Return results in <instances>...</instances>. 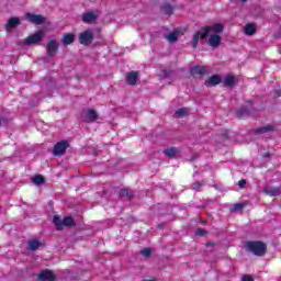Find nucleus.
<instances>
[{
    "label": "nucleus",
    "mask_w": 281,
    "mask_h": 281,
    "mask_svg": "<svg viewBox=\"0 0 281 281\" xmlns=\"http://www.w3.org/2000/svg\"><path fill=\"white\" fill-rule=\"evenodd\" d=\"M223 24H213L211 26H204L193 35L192 47L196 48L199 41H203L205 36L209 37L210 47H218L221 45V34L223 32Z\"/></svg>",
    "instance_id": "f257e3e1"
},
{
    "label": "nucleus",
    "mask_w": 281,
    "mask_h": 281,
    "mask_svg": "<svg viewBox=\"0 0 281 281\" xmlns=\"http://www.w3.org/2000/svg\"><path fill=\"white\" fill-rule=\"evenodd\" d=\"M245 247L254 256L262 257L267 254V244L262 241H246Z\"/></svg>",
    "instance_id": "f03ea898"
},
{
    "label": "nucleus",
    "mask_w": 281,
    "mask_h": 281,
    "mask_svg": "<svg viewBox=\"0 0 281 281\" xmlns=\"http://www.w3.org/2000/svg\"><path fill=\"white\" fill-rule=\"evenodd\" d=\"M68 148H69L68 142L57 143L53 148L54 157H61V155H65V153L67 151Z\"/></svg>",
    "instance_id": "7ed1b4c3"
},
{
    "label": "nucleus",
    "mask_w": 281,
    "mask_h": 281,
    "mask_svg": "<svg viewBox=\"0 0 281 281\" xmlns=\"http://www.w3.org/2000/svg\"><path fill=\"white\" fill-rule=\"evenodd\" d=\"M24 19H26V21L33 23L34 25H43V23L45 22V16L34 13H26L24 15Z\"/></svg>",
    "instance_id": "20e7f679"
},
{
    "label": "nucleus",
    "mask_w": 281,
    "mask_h": 281,
    "mask_svg": "<svg viewBox=\"0 0 281 281\" xmlns=\"http://www.w3.org/2000/svg\"><path fill=\"white\" fill-rule=\"evenodd\" d=\"M79 43L81 45H91L93 43V32L87 30L79 35Z\"/></svg>",
    "instance_id": "39448f33"
},
{
    "label": "nucleus",
    "mask_w": 281,
    "mask_h": 281,
    "mask_svg": "<svg viewBox=\"0 0 281 281\" xmlns=\"http://www.w3.org/2000/svg\"><path fill=\"white\" fill-rule=\"evenodd\" d=\"M43 32H36L32 35H30L25 41V45H34V43H41L43 41Z\"/></svg>",
    "instance_id": "423d86ee"
},
{
    "label": "nucleus",
    "mask_w": 281,
    "mask_h": 281,
    "mask_svg": "<svg viewBox=\"0 0 281 281\" xmlns=\"http://www.w3.org/2000/svg\"><path fill=\"white\" fill-rule=\"evenodd\" d=\"M82 120H83V122H87L88 124L91 122H95V120H98V112L89 109L86 112H83Z\"/></svg>",
    "instance_id": "0eeeda50"
},
{
    "label": "nucleus",
    "mask_w": 281,
    "mask_h": 281,
    "mask_svg": "<svg viewBox=\"0 0 281 281\" xmlns=\"http://www.w3.org/2000/svg\"><path fill=\"white\" fill-rule=\"evenodd\" d=\"M254 111V103L247 102L244 108L237 111L239 117H246V115H251Z\"/></svg>",
    "instance_id": "6e6552de"
},
{
    "label": "nucleus",
    "mask_w": 281,
    "mask_h": 281,
    "mask_svg": "<svg viewBox=\"0 0 281 281\" xmlns=\"http://www.w3.org/2000/svg\"><path fill=\"white\" fill-rule=\"evenodd\" d=\"M46 52L50 57L56 56L58 52V43L55 40L49 41L46 46Z\"/></svg>",
    "instance_id": "1a4fd4ad"
},
{
    "label": "nucleus",
    "mask_w": 281,
    "mask_h": 281,
    "mask_svg": "<svg viewBox=\"0 0 281 281\" xmlns=\"http://www.w3.org/2000/svg\"><path fill=\"white\" fill-rule=\"evenodd\" d=\"M139 80V72L138 71H131L126 75V82L127 85H131L134 87V85H137V81Z\"/></svg>",
    "instance_id": "9d476101"
},
{
    "label": "nucleus",
    "mask_w": 281,
    "mask_h": 281,
    "mask_svg": "<svg viewBox=\"0 0 281 281\" xmlns=\"http://www.w3.org/2000/svg\"><path fill=\"white\" fill-rule=\"evenodd\" d=\"M38 280L41 281H55L56 276H54V272L49 270H44L38 274Z\"/></svg>",
    "instance_id": "9b49d317"
},
{
    "label": "nucleus",
    "mask_w": 281,
    "mask_h": 281,
    "mask_svg": "<svg viewBox=\"0 0 281 281\" xmlns=\"http://www.w3.org/2000/svg\"><path fill=\"white\" fill-rule=\"evenodd\" d=\"M20 23H21V20L19 18L9 19L8 23L5 24L7 32H12V30H14V27L20 25Z\"/></svg>",
    "instance_id": "f8f14e48"
},
{
    "label": "nucleus",
    "mask_w": 281,
    "mask_h": 281,
    "mask_svg": "<svg viewBox=\"0 0 281 281\" xmlns=\"http://www.w3.org/2000/svg\"><path fill=\"white\" fill-rule=\"evenodd\" d=\"M180 35H181V31L175 30L173 32L168 33L167 35H165V38L169 43H177V41H179Z\"/></svg>",
    "instance_id": "ddd939ff"
},
{
    "label": "nucleus",
    "mask_w": 281,
    "mask_h": 281,
    "mask_svg": "<svg viewBox=\"0 0 281 281\" xmlns=\"http://www.w3.org/2000/svg\"><path fill=\"white\" fill-rule=\"evenodd\" d=\"M204 74H207L205 66H194L191 68V76H203Z\"/></svg>",
    "instance_id": "4468645a"
},
{
    "label": "nucleus",
    "mask_w": 281,
    "mask_h": 281,
    "mask_svg": "<svg viewBox=\"0 0 281 281\" xmlns=\"http://www.w3.org/2000/svg\"><path fill=\"white\" fill-rule=\"evenodd\" d=\"M265 194L268 196H280V188L279 187H266L263 189Z\"/></svg>",
    "instance_id": "2eb2a0df"
},
{
    "label": "nucleus",
    "mask_w": 281,
    "mask_h": 281,
    "mask_svg": "<svg viewBox=\"0 0 281 281\" xmlns=\"http://www.w3.org/2000/svg\"><path fill=\"white\" fill-rule=\"evenodd\" d=\"M221 83V77L218 75H213L205 81L206 87H216Z\"/></svg>",
    "instance_id": "dca6fc26"
},
{
    "label": "nucleus",
    "mask_w": 281,
    "mask_h": 281,
    "mask_svg": "<svg viewBox=\"0 0 281 281\" xmlns=\"http://www.w3.org/2000/svg\"><path fill=\"white\" fill-rule=\"evenodd\" d=\"M98 19V14L88 12L82 15L83 23H93Z\"/></svg>",
    "instance_id": "f3484780"
},
{
    "label": "nucleus",
    "mask_w": 281,
    "mask_h": 281,
    "mask_svg": "<svg viewBox=\"0 0 281 281\" xmlns=\"http://www.w3.org/2000/svg\"><path fill=\"white\" fill-rule=\"evenodd\" d=\"M190 115V109L188 108H181L178 111L175 112V117H188Z\"/></svg>",
    "instance_id": "a211bd4d"
},
{
    "label": "nucleus",
    "mask_w": 281,
    "mask_h": 281,
    "mask_svg": "<svg viewBox=\"0 0 281 281\" xmlns=\"http://www.w3.org/2000/svg\"><path fill=\"white\" fill-rule=\"evenodd\" d=\"M244 32L247 36H254V34H256V25L246 24Z\"/></svg>",
    "instance_id": "6ab92c4d"
},
{
    "label": "nucleus",
    "mask_w": 281,
    "mask_h": 281,
    "mask_svg": "<svg viewBox=\"0 0 281 281\" xmlns=\"http://www.w3.org/2000/svg\"><path fill=\"white\" fill-rule=\"evenodd\" d=\"M166 157H176L179 153V148L177 147H169L164 150Z\"/></svg>",
    "instance_id": "aec40b11"
},
{
    "label": "nucleus",
    "mask_w": 281,
    "mask_h": 281,
    "mask_svg": "<svg viewBox=\"0 0 281 281\" xmlns=\"http://www.w3.org/2000/svg\"><path fill=\"white\" fill-rule=\"evenodd\" d=\"M271 131H273V126L272 125H267V126L257 128L256 134L257 135H265V133H271Z\"/></svg>",
    "instance_id": "412c9836"
},
{
    "label": "nucleus",
    "mask_w": 281,
    "mask_h": 281,
    "mask_svg": "<svg viewBox=\"0 0 281 281\" xmlns=\"http://www.w3.org/2000/svg\"><path fill=\"white\" fill-rule=\"evenodd\" d=\"M53 223L57 227L58 231L63 229L64 226V220H60V216L55 215L53 217Z\"/></svg>",
    "instance_id": "4be33fe9"
},
{
    "label": "nucleus",
    "mask_w": 281,
    "mask_h": 281,
    "mask_svg": "<svg viewBox=\"0 0 281 281\" xmlns=\"http://www.w3.org/2000/svg\"><path fill=\"white\" fill-rule=\"evenodd\" d=\"M74 38H75V35L71 34V33H68V34L64 35L63 44L64 45H71V43H74Z\"/></svg>",
    "instance_id": "5701e85b"
},
{
    "label": "nucleus",
    "mask_w": 281,
    "mask_h": 281,
    "mask_svg": "<svg viewBox=\"0 0 281 281\" xmlns=\"http://www.w3.org/2000/svg\"><path fill=\"white\" fill-rule=\"evenodd\" d=\"M225 87H234L236 85V77L228 76L224 79Z\"/></svg>",
    "instance_id": "b1692460"
},
{
    "label": "nucleus",
    "mask_w": 281,
    "mask_h": 281,
    "mask_svg": "<svg viewBox=\"0 0 281 281\" xmlns=\"http://www.w3.org/2000/svg\"><path fill=\"white\" fill-rule=\"evenodd\" d=\"M38 247H41V243H40L38 240L32 239V240L29 241V249H30L31 251H36V249H37Z\"/></svg>",
    "instance_id": "393cba45"
},
{
    "label": "nucleus",
    "mask_w": 281,
    "mask_h": 281,
    "mask_svg": "<svg viewBox=\"0 0 281 281\" xmlns=\"http://www.w3.org/2000/svg\"><path fill=\"white\" fill-rule=\"evenodd\" d=\"M32 181L35 183V186H42V183H45V178L41 175H37L32 178Z\"/></svg>",
    "instance_id": "a878e982"
},
{
    "label": "nucleus",
    "mask_w": 281,
    "mask_h": 281,
    "mask_svg": "<svg viewBox=\"0 0 281 281\" xmlns=\"http://www.w3.org/2000/svg\"><path fill=\"white\" fill-rule=\"evenodd\" d=\"M63 221H64V227H69L74 225V217H65Z\"/></svg>",
    "instance_id": "bb28decb"
},
{
    "label": "nucleus",
    "mask_w": 281,
    "mask_h": 281,
    "mask_svg": "<svg viewBox=\"0 0 281 281\" xmlns=\"http://www.w3.org/2000/svg\"><path fill=\"white\" fill-rule=\"evenodd\" d=\"M172 5H170V4H165L164 7H162V12H165V14H172Z\"/></svg>",
    "instance_id": "cd10ccee"
},
{
    "label": "nucleus",
    "mask_w": 281,
    "mask_h": 281,
    "mask_svg": "<svg viewBox=\"0 0 281 281\" xmlns=\"http://www.w3.org/2000/svg\"><path fill=\"white\" fill-rule=\"evenodd\" d=\"M153 254V250L150 248H144L140 250V256H144L145 258H148Z\"/></svg>",
    "instance_id": "c85d7f7f"
},
{
    "label": "nucleus",
    "mask_w": 281,
    "mask_h": 281,
    "mask_svg": "<svg viewBox=\"0 0 281 281\" xmlns=\"http://www.w3.org/2000/svg\"><path fill=\"white\" fill-rule=\"evenodd\" d=\"M175 75V72H172V71H170V70H162L161 72H160V77L161 78H170V76H173Z\"/></svg>",
    "instance_id": "c756f323"
},
{
    "label": "nucleus",
    "mask_w": 281,
    "mask_h": 281,
    "mask_svg": "<svg viewBox=\"0 0 281 281\" xmlns=\"http://www.w3.org/2000/svg\"><path fill=\"white\" fill-rule=\"evenodd\" d=\"M243 207H245V204L237 203V204H235L234 207L232 209V212H240V210H243Z\"/></svg>",
    "instance_id": "7c9ffc66"
},
{
    "label": "nucleus",
    "mask_w": 281,
    "mask_h": 281,
    "mask_svg": "<svg viewBox=\"0 0 281 281\" xmlns=\"http://www.w3.org/2000/svg\"><path fill=\"white\" fill-rule=\"evenodd\" d=\"M205 183L203 182H195L192 184V190H200V188H203Z\"/></svg>",
    "instance_id": "2f4dec72"
},
{
    "label": "nucleus",
    "mask_w": 281,
    "mask_h": 281,
    "mask_svg": "<svg viewBox=\"0 0 281 281\" xmlns=\"http://www.w3.org/2000/svg\"><path fill=\"white\" fill-rule=\"evenodd\" d=\"M119 194L120 196H131V192L127 189H122Z\"/></svg>",
    "instance_id": "473e14b6"
},
{
    "label": "nucleus",
    "mask_w": 281,
    "mask_h": 281,
    "mask_svg": "<svg viewBox=\"0 0 281 281\" xmlns=\"http://www.w3.org/2000/svg\"><path fill=\"white\" fill-rule=\"evenodd\" d=\"M195 234H196V236H205L207 234V232H205V229H203V228H199Z\"/></svg>",
    "instance_id": "72a5a7b5"
},
{
    "label": "nucleus",
    "mask_w": 281,
    "mask_h": 281,
    "mask_svg": "<svg viewBox=\"0 0 281 281\" xmlns=\"http://www.w3.org/2000/svg\"><path fill=\"white\" fill-rule=\"evenodd\" d=\"M241 280H243V281H254V277H251V276H249V274H244V276L241 277Z\"/></svg>",
    "instance_id": "f704fd0d"
},
{
    "label": "nucleus",
    "mask_w": 281,
    "mask_h": 281,
    "mask_svg": "<svg viewBox=\"0 0 281 281\" xmlns=\"http://www.w3.org/2000/svg\"><path fill=\"white\" fill-rule=\"evenodd\" d=\"M245 186H247V180L241 179V180L238 181V187L239 188H245Z\"/></svg>",
    "instance_id": "c9c22d12"
},
{
    "label": "nucleus",
    "mask_w": 281,
    "mask_h": 281,
    "mask_svg": "<svg viewBox=\"0 0 281 281\" xmlns=\"http://www.w3.org/2000/svg\"><path fill=\"white\" fill-rule=\"evenodd\" d=\"M227 135H229V132L225 131V132L222 134V139H228V138H227Z\"/></svg>",
    "instance_id": "e433bc0d"
},
{
    "label": "nucleus",
    "mask_w": 281,
    "mask_h": 281,
    "mask_svg": "<svg viewBox=\"0 0 281 281\" xmlns=\"http://www.w3.org/2000/svg\"><path fill=\"white\" fill-rule=\"evenodd\" d=\"M143 281H157V280H155V279H149V280H143Z\"/></svg>",
    "instance_id": "4c0bfd02"
}]
</instances>
